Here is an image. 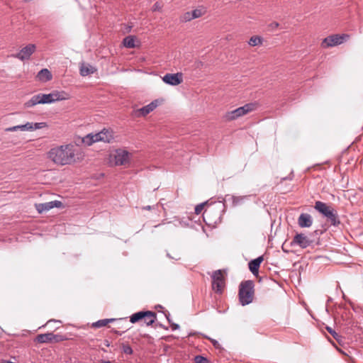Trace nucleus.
Here are the masks:
<instances>
[{"label": "nucleus", "mask_w": 363, "mask_h": 363, "mask_svg": "<svg viewBox=\"0 0 363 363\" xmlns=\"http://www.w3.org/2000/svg\"><path fill=\"white\" fill-rule=\"evenodd\" d=\"M36 78L38 81L46 82L52 79V75L48 69H41L37 74Z\"/></svg>", "instance_id": "19"}, {"label": "nucleus", "mask_w": 363, "mask_h": 363, "mask_svg": "<svg viewBox=\"0 0 363 363\" xmlns=\"http://www.w3.org/2000/svg\"><path fill=\"white\" fill-rule=\"evenodd\" d=\"M212 288L217 293H222L225 286V280L221 270H216L213 273Z\"/></svg>", "instance_id": "11"}, {"label": "nucleus", "mask_w": 363, "mask_h": 363, "mask_svg": "<svg viewBox=\"0 0 363 363\" xmlns=\"http://www.w3.org/2000/svg\"><path fill=\"white\" fill-rule=\"evenodd\" d=\"M113 140V132L108 129H103L96 133H89L82 138L81 143L90 146L96 142L111 143Z\"/></svg>", "instance_id": "3"}, {"label": "nucleus", "mask_w": 363, "mask_h": 363, "mask_svg": "<svg viewBox=\"0 0 363 363\" xmlns=\"http://www.w3.org/2000/svg\"><path fill=\"white\" fill-rule=\"evenodd\" d=\"M111 157L114 160L117 166H127L131 162L132 153L125 149H117L111 153Z\"/></svg>", "instance_id": "7"}, {"label": "nucleus", "mask_w": 363, "mask_h": 363, "mask_svg": "<svg viewBox=\"0 0 363 363\" xmlns=\"http://www.w3.org/2000/svg\"><path fill=\"white\" fill-rule=\"evenodd\" d=\"M122 349H123V352L125 353V354H133V349L131 348V347L128 345H123L122 346Z\"/></svg>", "instance_id": "28"}, {"label": "nucleus", "mask_w": 363, "mask_h": 363, "mask_svg": "<svg viewBox=\"0 0 363 363\" xmlns=\"http://www.w3.org/2000/svg\"><path fill=\"white\" fill-rule=\"evenodd\" d=\"M156 320V313L152 311H139L133 314L130 317V321L132 323H137L140 320H143L146 325H151L153 323H155Z\"/></svg>", "instance_id": "8"}, {"label": "nucleus", "mask_w": 363, "mask_h": 363, "mask_svg": "<svg viewBox=\"0 0 363 363\" xmlns=\"http://www.w3.org/2000/svg\"><path fill=\"white\" fill-rule=\"evenodd\" d=\"M298 224L301 228H310L313 224L312 216L308 213H301L298 218Z\"/></svg>", "instance_id": "16"}, {"label": "nucleus", "mask_w": 363, "mask_h": 363, "mask_svg": "<svg viewBox=\"0 0 363 363\" xmlns=\"http://www.w3.org/2000/svg\"><path fill=\"white\" fill-rule=\"evenodd\" d=\"M257 107L256 103H249L233 111L226 113L225 118L227 121H233L255 111Z\"/></svg>", "instance_id": "6"}, {"label": "nucleus", "mask_w": 363, "mask_h": 363, "mask_svg": "<svg viewBox=\"0 0 363 363\" xmlns=\"http://www.w3.org/2000/svg\"><path fill=\"white\" fill-rule=\"evenodd\" d=\"M284 182H286V179H284V180L282 182H281L280 185H282Z\"/></svg>", "instance_id": "44"}, {"label": "nucleus", "mask_w": 363, "mask_h": 363, "mask_svg": "<svg viewBox=\"0 0 363 363\" xmlns=\"http://www.w3.org/2000/svg\"><path fill=\"white\" fill-rule=\"evenodd\" d=\"M162 80L168 84L176 86L182 82V74L180 72L176 74H166Z\"/></svg>", "instance_id": "15"}, {"label": "nucleus", "mask_w": 363, "mask_h": 363, "mask_svg": "<svg viewBox=\"0 0 363 363\" xmlns=\"http://www.w3.org/2000/svg\"><path fill=\"white\" fill-rule=\"evenodd\" d=\"M279 26V23L274 21L268 25V27L271 30H274Z\"/></svg>", "instance_id": "32"}, {"label": "nucleus", "mask_w": 363, "mask_h": 363, "mask_svg": "<svg viewBox=\"0 0 363 363\" xmlns=\"http://www.w3.org/2000/svg\"><path fill=\"white\" fill-rule=\"evenodd\" d=\"M312 240L303 233H297L293 238L292 245H296L301 248H306L312 244Z\"/></svg>", "instance_id": "13"}, {"label": "nucleus", "mask_w": 363, "mask_h": 363, "mask_svg": "<svg viewBox=\"0 0 363 363\" xmlns=\"http://www.w3.org/2000/svg\"><path fill=\"white\" fill-rule=\"evenodd\" d=\"M262 261L263 257L260 256L255 259L251 260L248 263L249 269L254 275H257L258 274L259 268Z\"/></svg>", "instance_id": "18"}, {"label": "nucleus", "mask_w": 363, "mask_h": 363, "mask_svg": "<svg viewBox=\"0 0 363 363\" xmlns=\"http://www.w3.org/2000/svg\"><path fill=\"white\" fill-rule=\"evenodd\" d=\"M69 99V94L65 91H54L48 94H38L32 96V98L26 102L25 106L27 108L33 107L39 104H50L57 101H62Z\"/></svg>", "instance_id": "2"}, {"label": "nucleus", "mask_w": 363, "mask_h": 363, "mask_svg": "<svg viewBox=\"0 0 363 363\" xmlns=\"http://www.w3.org/2000/svg\"><path fill=\"white\" fill-rule=\"evenodd\" d=\"M254 282L251 280L242 281L239 286V301L242 306H246L252 302L254 298Z\"/></svg>", "instance_id": "5"}, {"label": "nucleus", "mask_w": 363, "mask_h": 363, "mask_svg": "<svg viewBox=\"0 0 363 363\" xmlns=\"http://www.w3.org/2000/svg\"><path fill=\"white\" fill-rule=\"evenodd\" d=\"M20 125V130L22 131H25V130L32 131V130H34L36 129H41V128H45L48 126L47 123L45 122L35 123L28 122L24 125Z\"/></svg>", "instance_id": "17"}, {"label": "nucleus", "mask_w": 363, "mask_h": 363, "mask_svg": "<svg viewBox=\"0 0 363 363\" xmlns=\"http://www.w3.org/2000/svg\"><path fill=\"white\" fill-rule=\"evenodd\" d=\"M315 208L322 214L325 222L330 226L339 227L341 224L340 216L332 206H314Z\"/></svg>", "instance_id": "4"}, {"label": "nucleus", "mask_w": 363, "mask_h": 363, "mask_svg": "<svg viewBox=\"0 0 363 363\" xmlns=\"http://www.w3.org/2000/svg\"><path fill=\"white\" fill-rule=\"evenodd\" d=\"M250 196H244V197H235L233 195H226L225 197H220L218 199V201L211 198L209 201H206L200 203L199 204H215L216 202L223 203V204H225L227 203H232V204H239L240 203L248 202Z\"/></svg>", "instance_id": "9"}, {"label": "nucleus", "mask_w": 363, "mask_h": 363, "mask_svg": "<svg viewBox=\"0 0 363 363\" xmlns=\"http://www.w3.org/2000/svg\"><path fill=\"white\" fill-rule=\"evenodd\" d=\"M205 13L206 10L203 8L194 9L191 12V18L194 19L201 17L203 15H204Z\"/></svg>", "instance_id": "25"}, {"label": "nucleus", "mask_w": 363, "mask_h": 363, "mask_svg": "<svg viewBox=\"0 0 363 363\" xmlns=\"http://www.w3.org/2000/svg\"><path fill=\"white\" fill-rule=\"evenodd\" d=\"M326 329L336 340H339V338L340 337V335H338L334 330H333L330 327H326Z\"/></svg>", "instance_id": "29"}, {"label": "nucleus", "mask_w": 363, "mask_h": 363, "mask_svg": "<svg viewBox=\"0 0 363 363\" xmlns=\"http://www.w3.org/2000/svg\"><path fill=\"white\" fill-rule=\"evenodd\" d=\"M184 20H185L186 21H191V20H193V19H194L193 18H191V12H186V13H184Z\"/></svg>", "instance_id": "36"}, {"label": "nucleus", "mask_w": 363, "mask_h": 363, "mask_svg": "<svg viewBox=\"0 0 363 363\" xmlns=\"http://www.w3.org/2000/svg\"><path fill=\"white\" fill-rule=\"evenodd\" d=\"M1 363H15V362H11V361H7V360H5V359H2L1 361Z\"/></svg>", "instance_id": "40"}, {"label": "nucleus", "mask_w": 363, "mask_h": 363, "mask_svg": "<svg viewBox=\"0 0 363 363\" xmlns=\"http://www.w3.org/2000/svg\"><path fill=\"white\" fill-rule=\"evenodd\" d=\"M144 209L145 210H150L151 209V206H146Z\"/></svg>", "instance_id": "41"}, {"label": "nucleus", "mask_w": 363, "mask_h": 363, "mask_svg": "<svg viewBox=\"0 0 363 363\" xmlns=\"http://www.w3.org/2000/svg\"><path fill=\"white\" fill-rule=\"evenodd\" d=\"M195 363H209V360L203 356L197 355L194 357Z\"/></svg>", "instance_id": "27"}, {"label": "nucleus", "mask_w": 363, "mask_h": 363, "mask_svg": "<svg viewBox=\"0 0 363 363\" xmlns=\"http://www.w3.org/2000/svg\"><path fill=\"white\" fill-rule=\"evenodd\" d=\"M38 213L48 211L54 207H61L62 206H35Z\"/></svg>", "instance_id": "26"}, {"label": "nucleus", "mask_w": 363, "mask_h": 363, "mask_svg": "<svg viewBox=\"0 0 363 363\" xmlns=\"http://www.w3.org/2000/svg\"><path fill=\"white\" fill-rule=\"evenodd\" d=\"M166 315V317H167V319L168 322L171 324V327H172V329L173 330H177V329H179V325L178 324H177V323H172V321H171V320H170V318H169V314H168V315Z\"/></svg>", "instance_id": "31"}, {"label": "nucleus", "mask_w": 363, "mask_h": 363, "mask_svg": "<svg viewBox=\"0 0 363 363\" xmlns=\"http://www.w3.org/2000/svg\"><path fill=\"white\" fill-rule=\"evenodd\" d=\"M135 40L134 36L128 35L123 39V43L126 48H133L135 47Z\"/></svg>", "instance_id": "22"}, {"label": "nucleus", "mask_w": 363, "mask_h": 363, "mask_svg": "<svg viewBox=\"0 0 363 363\" xmlns=\"http://www.w3.org/2000/svg\"><path fill=\"white\" fill-rule=\"evenodd\" d=\"M159 105V101L158 100H154L150 104H149L147 106H145L140 108H138L137 110H135L133 111V115L136 117L140 116H145L147 114H149L150 112L154 111L157 106Z\"/></svg>", "instance_id": "12"}, {"label": "nucleus", "mask_w": 363, "mask_h": 363, "mask_svg": "<svg viewBox=\"0 0 363 363\" xmlns=\"http://www.w3.org/2000/svg\"><path fill=\"white\" fill-rule=\"evenodd\" d=\"M206 206H195V208H194V211H195V213L199 215L200 214L202 211L204 209V207Z\"/></svg>", "instance_id": "33"}, {"label": "nucleus", "mask_w": 363, "mask_h": 363, "mask_svg": "<svg viewBox=\"0 0 363 363\" xmlns=\"http://www.w3.org/2000/svg\"><path fill=\"white\" fill-rule=\"evenodd\" d=\"M35 50V45L34 44H28L23 48L18 53L15 55V57L21 60H28Z\"/></svg>", "instance_id": "14"}, {"label": "nucleus", "mask_w": 363, "mask_h": 363, "mask_svg": "<svg viewBox=\"0 0 363 363\" xmlns=\"http://www.w3.org/2000/svg\"><path fill=\"white\" fill-rule=\"evenodd\" d=\"M80 74L83 77L87 76L90 74H93L96 72V69L89 64H82L80 69Z\"/></svg>", "instance_id": "21"}, {"label": "nucleus", "mask_w": 363, "mask_h": 363, "mask_svg": "<svg viewBox=\"0 0 363 363\" xmlns=\"http://www.w3.org/2000/svg\"><path fill=\"white\" fill-rule=\"evenodd\" d=\"M75 155L76 147L72 144L53 147L48 152V157L55 164L60 165L74 162Z\"/></svg>", "instance_id": "1"}, {"label": "nucleus", "mask_w": 363, "mask_h": 363, "mask_svg": "<svg viewBox=\"0 0 363 363\" xmlns=\"http://www.w3.org/2000/svg\"><path fill=\"white\" fill-rule=\"evenodd\" d=\"M99 363H112V362L109 360L101 359L99 361Z\"/></svg>", "instance_id": "39"}, {"label": "nucleus", "mask_w": 363, "mask_h": 363, "mask_svg": "<svg viewBox=\"0 0 363 363\" xmlns=\"http://www.w3.org/2000/svg\"><path fill=\"white\" fill-rule=\"evenodd\" d=\"M161 9H162V6L160 5V4L159 2L155 3L154 5L152 6L153 11H160Z\"/></svg>", "instance_id": "35"}, {"label": "nucleus", "mask_w": 363, "mask_h": 363, "mask_svg": "<svg viewBox=\"0 0 363 363\" xmlns=\"http://www.w3.org/2000/svg\"><path fill=\"white\" fill-rule=\"evenodd\" d=\"M115 320L114 318H107V319H102L99 320L95 323H92L93 328H101L104 326H106L108 323H112Z\"/></svg>", "instance_id": "24"}, {"label": "nucleus", "mask_w": 363, "mask_h": 363, "mask_svg": "<svg viewBox=\"0 0 363 363\" xmlns=\"http://www.w3.org/2000/svg\"><path fill=\"white\" fill-rule=\"evenodd\" d=\"M20 130V125H16L5 129L6 132H13Z\"/></svg>", "instance_id": "34"}, {"label": "nucleus", "mask_w": 363, "mask_h": 363, "mask_svg": "<svg viewBox=\"0 0 363 363\" xmlns=\"http://www.w3.org/2000/svg\"><path fill=\"white\" fill-rule=\"evenodd\" d=\"M106 346H109V343H108V341H106Z\"/></svg>", "instance_id": "45"}, {"label": "nucleus", "mask_w": 363, "mask_h": 363, "mask_svg": "<svg viewBox=\"0 0 363 363\" xmlns=\"http://www.w3.org/2000/svg\"><path fill=\"white\" fill-rule=\"evenodd\" d=\"M262 43H263V38L258 35L252 36L248 41V44L252 47L257 46V45H260L262 44Z\"/></svg>", "instance_id": "23"}, {"label": "nucleus", "mask_w": 363, "mask_h": 363, "mask_svg": "<svg viewBox=\"0 0 363 363\" xmlns=\"http://www.w3.org/2000/svg\"><path fill=\"white\" fill-rule=\"evenodd\" d=\"M35 341L39 343L52 342V333L39 334L36 336Z\"/></svg>", "instance_id": "20"}, {"label": "nucleus", "mask_w": 363, "mask_h": 363, "mask_svg": "<svg viewBox=\"0 0 363 363\" xmlns=\"http://www.w3.org/2000/svg\"><path fill=\"white\" fill-rule=\"evenodd\" d=\"M65 339L63 337V336L60 335H55L52 333V342H59L61 341L65 340Z\"/></svg>", "instance_id": "30"}, {"label": "nucleus", "mask_w": 363, "mask_h": 363, "mask_svg": "<svg viewBox=\"0 0 363 363\" xmlns=\"http://www.w3.org/2000/svg\"><path fill=\"white\" fill-rule=\"evenodd\" d=\"M44 204H49V205H51V204H62V202L60 201H49V202L45 203Z\"/></svg>", "instance_id": "38"}, {"label": "nucleus", "mask_w": 363, "mask_h": 363, "mask_svg": "<svg viewBox=\"0 0 363 363\" xmlns=\"http://www.w3.org/2000/svg\"><path fill=\"white\" fill-rule=\"evenodd\" d=\"M315 204L318 205V204H325V203L321 202V201H318L315 202Z\"/></svg>", "instance_id": "42"}, {"label": "nucleus", "mask_w": 363, "mask_h": 363, "mask_svg": "<svg viewBox=\"0 0 363 363\" xmlns=\"http://www.w3.org/2000/svg\"><path fill=\"white\" fill-rule=\"evenodd\" d=\"M114 333H116V334H118V335H121L122 334V333H120V332H118L117 330H115Z\"/></svg>", "instance_id": "43"}, {"label": "nucleus", "mask_w": 363, "mask_h": 363, "mask_svg": "<svg viewBox=\"0 0 363 363\" xmlns=\"http://www.w3.org/2000/svg\"><path fill=\"white\" fill-rule=\"evenodd\" d=\"M209 340H211V342H212L213 345L216 348V349H219L220 348V345L219 344V342L214 340V339H211V338H209Z\"/></svg>", "instance_id": "37"}, {"label": "nucleus", "mask_w": 363, "mask_h": 363, "mask_svg": "<svg viewBox=\"0 0 363 363\" xmlns=\"http://www.w3.org/2000/svg\"><path fill=\"white\" fill-rule=\"evenodd\" d=\"M350 38L348 34H335L330 35L324 38L321 43L323 48H328L330 47L339 45Z\"/></svg>", "instance_id": "10"}]
</instances>
